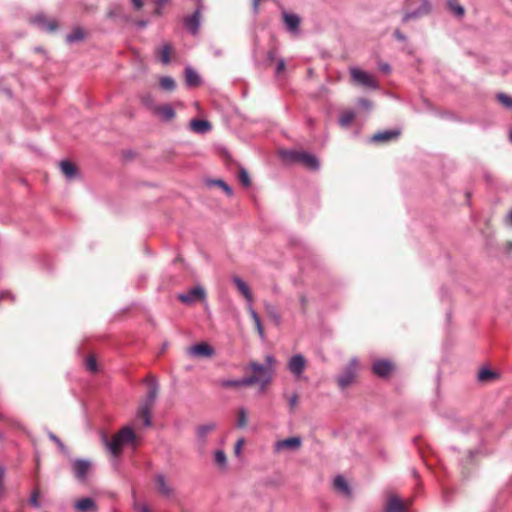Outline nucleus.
<instances>
[{
	"label": "nucleus",
	"mask_w": 512,
	"mask_h": 512,
	"mask_svg": "<svg viewBox=\"0 0 512 512\" xmlns=\"http://www.w3.org/2000/svg\"><path fill=\"white\" fill-rule=\"evenodd\" d=\"M274 362V357L272 355H267L265 357V364H260L258 362L250 363V369L252 370L253 375L241 379H223L219 381V385L223 388H231L259 384L261 389H265L272 380Z\"/></svg>",
	"instance_id": "nucleus-1"
},
{
	"label": "nucleus",
	"mask_w": 512,
	"mask_h": 512,
	"mask_svg": "<svg viewBox=\"0 0 512 512\" xmlns=\"http://www.w3.org/2000/svg\"><path fill=\"white\" fill-rule=\"evenodd\" d=\"M279 156L281 160L287 165L301 163L311 171H318L320 168L318 158L309 152L282 149L279 151Z\"/></svg>",
	"instance_id": "nucleus-2"
},
{
	"label": "nucleus",
	"mask_w": 512,
	"mask_h": 512,
	"mask_svg": "<svg viewBox=\"0 0 512 512\" xmlns=\"http://www.w3.org/2000/svg\"><path fill=\"white\" fill-rule=\"evenodd\" d=\"M103 442L108 450L114 455L118 456L121 453L122 447L135 440V433L129 426L122 428L109 442L105 434L102 435Z\"/></svg>",
	"instance_id": "nucleus-3"
},
{
	"label": "nucleus",
	"mask_w": 512,
	"mask_h": 512,
	"mask_svg": "<svg viewBox=\"0 0 512 512\" xmlns=\"http://www.w3.org/2000/svg\"><path fill=\"white\" fill-rule=\"evenodd\" d=\"M350 76L352 81L365 88L376 90L379 88L378 83L374 76L357 67L350 68Z\"/></svg>",
	"instance_id": "nucleus-4"
},
{
	"label": "nucleus",
	"mask_w": 512,
	"mask_h": 512,
	"mask_svg": "<svg viewBox=\"0 0 512 512\" xmlns=\"http://www.w3.org/2000/svg\"><path fill=\"white\" fill-rule=\"evenodd\" d=\"M357 366L358 359L354 357L344 368L343 373L338 377V385L340 388L344 389L353 383L356 377Z\"/></svg>",
	"instance_id": "nucleus-5"
},
{
	"label": "nucleus",
	"mask_w": 512,
	"mask_h": 512,
	"mask_svg": "<svg viewBox=\"0 0 512 512\" xmlns=\"http://www.w3.org/2000/svg\"><path fill=\"white\" fill-rule=\"evenodd\" d=\"M306 367V359L302 354L293 355L288 361V370L296 377L300 378Z\"/></svg>",
	"instance_id": "nucleus-6"
},
{
	"label": "nucleus",
	"mask_w": 512,
	"mask_h": 512,
	"mask_svg": "<svg viewBox=\"0 0 512 512\" xmlns=\"http://www.w3.org/2000/svg\"><path fill=\"white\" fill-rule=\"evenodd\" d=\"M75 477L79 481H85L91 468V461L86 459H75L71 463Z\"/></svg>",
	"instance_id": "nucleus-7"
},
{
	"label": "nucleus",
	"mask_w": 512,
	"mask_h": 512,
	"mask_svg": "<svg viewBox=\"0 0 512 512\" xmlns=\"http://www.w3.org/2000/svg\"><path fill=\"white\" fill-rule=\"evenodd\" d=\"M401 130H381L368 139L369 143H386L396 140L400 136Z\"/></svg>",
	"instance_id": "nucleus-8"
},
{
	"label": "nucleus",
	"mask_w": 512,
	"mask_h": 512,
	"mask_svg": "<svg viewBox=\"0 0 512 512\" xmlns=\"http://www.w3.org/2000/svg\"><path fill=\"white\" fill-rule=\"evenodd\" d=\"M372 371L381 378H387L393 371V364L389 360L379 359L373 363Z\"/></svg>",
	"instance_id": "nucleus-9"
},
{
	"label": "nucleus",
	"mask_w": 512,
	"mask_h": 512,
	"mask_svg": "<svg viewBox=\"0 0 512 512\" xmlns=\"http://www.w3.org/2000/svg\"><path fill=\"white\" fill-rule=\"evenodd\" d=\"M188 353L194 357L210 358L215 354V351L209 344L202 342L191 346Z\"/></svg>",
	"instance_id": "nucleus-10"
},
{
	"label": "nucleus",
	"mask_w": 512,
	"mask_h": 512,
	"mask_svg": "<svg viewBox=\"0 0 512 512\" xmlns=\"http://www.w3.org/2000/svg\"><path fill=\"white\" fill-rule=\"evenodd\" d=\"M206 292L202 286H195L185 294L179 295V300L183 303L190 304L196 299H205Z\"/></svg>",
	"instance_id": "nucleus-11"
},
{
	"label": "nucleus",
	"mask_w": 512,
	"mask_h": 512,
	"mask_svg": "<svg viewBox=\"0 0 512 512\" xmlns=\"http://www.w3.org/2000/svg\"><path fill=\"white\" fill-rule=\"evenodd\" d=\"M159 391V384L155 378H151L149 381V390L144 402L141 404L142 407L152 408Z\"/></svg>",
	"instance_id": "nucleus-12"
},
{
	"label": "nucleus",
	"mask_w": 512,
	"mask_h": 512,
	"mask_svg": "<svg viewBox=\"0 0 512 512\" xmlns=\"http://www.w3.org/2000/svg\"><path fill=\"white\" fill-rule=\"evenodd\" d=\"M184 25L191 34L196 35L198 33L200 27V7L192 15L184 19Z\"/></svg>",
	"instance_id": "nucleus-13"
},
{
	"label": "nucleus",
	"mask_w": 512,
	"mask_h": 512,
	"mask_svg": "<svg viewBox=\"0 0 512 512\" xmlns=\"http://www.w3.org/2000/svg\"><path fill=\"white\" fill-rule=\"evenodd\" d=\"M158 491L165 497L170 498L174 495V489L167 482L166 477L159 473L155 476Z\"/></svg>",
	"instance_id": "nucleus-14"
},
{
	"label": "nucleus",
	"mask_w": 512,
	"mask_h": 512,
	"mask_svg": "<svg viewBox=\"0 0 512 512\" xmlns=\"http://www.w3.org/2000/svg\"><path fill=\"white\" fill-rule=\"evenodd\" d=\"M32 22L37 25L39 28L43 29V30H46V31H55L56 28H57V23L55 20L53 19H48L45 15L43 14H38L36 15L33 19H32Z\"/></svg>",
	"instance_id": "nucleus-15"
},
{
	"label": "nucleus",
	"mask_w": 512,
	"mask_h": 512,
	"mask_svg": "<svg viewBox=\"0 0 512 512\" xmlns=\"http://www.w3.org/2000/svg\"><path fill=\"white\" fill-rule=\"evenodd\" d=\"M422 1L423 2L418 9L404 14V16L402 18L403 22H408L412 19L422 17L424 15H427L430 12V4H429L428 0H422Z\"/></svg>",
	"instance_id": "nucleus-16"
},
{
	"label": "nucleus",
	"mask_w": 512,
	"mask_h": 512,
	"mask_svg": "<svg viewBox=\"0 0 512 512\" xmlns=\"http://www.w3.org/2000/svg\"><path fill=\"white\" fill-rule=\"evenodd\" d=\"M302 440L300 437H290L275 443V450L280 451L284 448L296 450L301 446Z\"/></svg>",
	"instance_id": "nucleus-17"
},
{
	"label": "nucleus",
	"mask_w": 512,
	"mask_h": 512,
	"mask_svg": "<svg viewBox=\"0 0 512 512\" xmlns=\"http://www.w3.org/2000/svg\"><path fill=\"white\" fill-rule=\"evenodd\" d=\"M74 507L79 512H97V505L90 497L79 499L74 503Z\"/></svg>",
	"instance_id": "nucleus-18"
},
{
	"label": "nucleus",
	"mask_w": 512,
	"mask_h": 512,
	"mask_svg": "<svg viewBox=\"0 0 512 512\" xmlns=\"http://www.w3.org/2000/svg\"><path fill=\"white\" fill-rule=\"evenodd\" d=\"M232 281L235 284V286L237 287V289L244 296L248 305H252L253 296H252L249 286L238 276L233 277Z\"/></svg>",
	"instance_id": "nucleus-19"
},
{
	"label": "nucleus",
	"mask_w": 512,
	"mask_h": 512,
	"mask_svg": "<svg viewBox=\"0 0 512 512\" xmlns=\"http://www.w3.org/2000/svg\"><path fill=\"white\" fill-rule=\"evenodd\" d=\"M59 167L68 180L75 179L78 176L77 167L69 160L60 161Z\"/></svg>",
	"instance_id": "nucleus-20"
},
{
	"label": "nucleus",
	"mask_w": 512,
	"mask_h": 512,
	"mask_svg": "<svg viewBox=\"0 0 512 512\" xmlns=\"http://www.w3.org/2000/svg\"><path fill=\"white\" fill-rule=\"evenodd\" d=\"M385 512H406V508L402 500L399 497L393 495L390 496L387 501Z\"/></svg>",
	"instance_id": "nucleus-21"
},
{
	"label": "nucleus",
	"mask_w": 512,
	"mask_h": 512,
	"mask_svg": "<svg viewBox=\"0 0 512 512\" xmlns=\"http://www.w3.org/2000/svg\"><path fill=\"white\" fill-rule=\"evenodd\" d=\"M283 19H284V23L287 27V29L292 32V33H295L298 31V28H299V24H300V18L296 15V14H291V13H283Z\"/></svg>",
	"instance_id": "nucleus-22"
},
{
	"label": "nucleus",
	"mask_w": 512,
	"mask_h": 512,
	"mask_svg": "<svg viewBox=\"0 0 512 512\" xmlns=\"http://www.w3.org/2000/svg\"><path fill=\"white\" fill-rule=\"evenodd\" d=\"M334 488L344 496L351 495V489L347 480L342 475H338L334 479Z\"/></svg>",
	"instance_id": "nucleus-23"
},
{
	"label": "nucleus",
	"mask_w": 512,
	"mask_h": 512,
	"mask_svg": "<svg viewBox=\"0 0 512 512\" xmlns=\"http://www.w3.org/2000/svg\"><path fill=\"white\" fill-rule=\"evenodd\" d=\"M215 423L209 422L203 425H200L197 428V438L200 442L204 443L207 435L215 429Z\"/></svg>",
	"instance_id": "nucleus-24"
},
{
	"label": "nucleus",
	"mask_w": 512,
	"mask_h": 512,
	"mask_svg": "<svg viewBox=\"0 0 512 512\" xmlns=\"http://www.w3.org/2000/svg\"><path fill=\"white\" fill-rule=\"evenodd\" d=\"M185 80L188 86H198L200 84V76L191 67L185 69Z\"/></svg>",
	"instance_id": "nucleus-25"
},
{
	"label": "nucleus",
	"mask_w": 512,
	"mask_h": 512,
	"mask_svg": "<svg viewBox=\"0 0 512 512\" xmlns=\"http://www.w3.org/2000/svg\"><path fill=\"white\" fill-rule=\"evenodd\" d=\"M355 116H356V113L354 110H352V109L344 110L340 114L338 122L341 126H348L353 122Z\"/></svg>",
	"instance_id": "nucleus-26"
},
{
	"label": "nucleus",
	"mask_w": 512,
	"mask_h": 512,
	"mask_svg": "<svg viewBox=\"0 0 512 512\" xmlns=\"http://www.w3.org/2000/svg\"><path fill=\"white\" fill-rule=\"evenodd\" d=\"M248 311H249V313L251 315V318L254 321V324L256 326V329H257V332H258L259 336L261 338H264V329H263V326L261 324V321H260V318H259L257 312L255 311V309L253 308L252 305H248Z\"/></svg>",
	"instance_id": "nucleus-27"
},
{
	"label": "nucleus",
	"mask_w": 512,
	"mask_h": 512,
	"mask_svg": "<svg viewBox=\"0 0 512 512\" xmlns=\"http://www.w3.org/2000/svg\"><path fill=\"white\" fill-rule=\"evenodd\" d=\"M85 37V32L83 29L77 27L74 28L73 31L66 36V41L68 43H75L83 40Z\"/></svg>",
	"instance_id": "nucleus-28"
},
{
	"label": "nucleus",
	"mask_w": 512,
	"mask_h": 512,
	"mask_svg": "<svg viewBox=\"0 0 512 512\" xmlns=\"http://www.w3.org/2000/svg\"><path fill=\"white\" fill-rule=\"evenodd\" d=\"M265 310L268 314V316L276 323L279 324L281 322V316L276 308L275 305L271 303H265L264 304Z\"/></svg>",
	"instance_id": "nucleus-29"
},
{
	"label": "nucleus",
	"mask_w": 512,
	"mask_h": 512,
	"mask_svg": "<svg viewBox=\"0 0 512 512\" xmlns=\"http://www.w3.org/2000/svg\"><path fill=\"white\" fill-rule=\"evenodd\" d=\"M207 184L209 186H219L229 197H231L233 195L232 188L226 182H224L222 179L208 180Z\"/></svg>",
	"instance_id": "nucleus-30"
},
{
	"label": "nucleus",
	"mask_w": 512,
	"mask_h": 512,
	"mask_svg": "<svg viewBox=\"0 0 512 512\" xmlns=\"http://www.w3.org/2000/svg\"><path fill=\"white\" fill-rule=\"evenodd\" d=\"M160 60L163 64H168L170 62V57L172 54V47L169 44L163 45L159 50Z\"/></svg>",
	"instance_id": "nucleus-31"
},
{
	"label": "nucleus",
	"mask_w": 512,
	"mask_h": 512,
	"mask_svg": "<svg viewBox=\"0 0 512 512\" xmlns=\"http://www.w3.org/2000/svg\"><path fill=\"white\" fill-rule=\"evenodd\" d=\"M158 115L164 120H170L174 117L175 112L170 105H164L157 109Z\"/></svg>",
	"instance_id": "nucleus-32"
},
{
	"label": "nucleus",
	"mask_w": 512,
	"mask_h": 512,
	"mask_svg": "<svg viewBox=\"0 0 512 512\" xmlns=\"http://www.w3.org/2000/svg\"><path fill=\"white\" fill-rule=\"evenodd\" d=\"M47 436L51 441H53L56 444L60 452H62L65 455L69 454L67 447L64 445V443L60 440L59 437H57L51 431H47Z\"/></svg>",
	"instance_id": "nucleus-33"
},
{
	"label": "nucleus",
	"mask_w": 512,
	"mask_h": 512,
	"mask_svg": "<svg viewBox=\"0 0 512 512\" xmlns=\"http://www.w3.org/2000/svg\"><path fill=\"white\" fill-rule=\"evenodd\" d=\"M151 409L152 408L148 407H140L139 415L143 418V424L145 427H150L152 425Z\"/></svg>",
	"instance_id": "nucleus-34"
},
{
	"label": "nucleus",
	"mask_w": 512,
	"mask_h": 512,
	"mask_svg": "<svg viewBox=\"0 0 512 512\" xmlns=\"http://www.w3.org/2000/svg\"><path fill=\"white\" fill-rule=\"evenodd\" d=\"M248 421V413L247 410L244 407L239 408L238 410V418H237V427L238 428H245Z\"/></svg>",
	"instance_id": "nucleus-35"
},
{
	"label": "nucleus",
	"mask_w": 512,
	"mask_h": 512,
	"mask_svg": "<svg viewBox=\"0 0 512 512\" xmlns=\"http://www.w3.org/2000/svg\"><path fill=\"white\" fill-rule=\"evenodd\" d=\"M160 86L164 90L172 91L175 89V81L169 76H164L160 79Z\"/></svg>",
	"instance_id": "nucleus-36"
},
{
	"label": "nucleus",
	"mask_w": 512,
	"mask_h": 512,
	"mask_svg": "<svg viewBox=\"0 0 512 512\" xmlns=\"http://www.w3.org/2000/svg\"><path fill=\"white\" fill-rule=\"evenodd\" d=\"M496 97L502 106L507 109H512V96L505 93H499Z\"/></svg>",
	"instance_id": "nucleus-37"
},
{
	"label": "nucleus",
	"mask_w": 512,
	"mask_h": 512,
	"mask_svg": "<svg viewBox=\"0 0 512 512\" xmlns=\"http://www.w3.org/2000/svg\"><path fill=\"white\" fill-rule=\"evenodd\" d=\"M214 460L217 465L224 468L227 465V457L223 450H217L214 454Z\"/></svg>",
	"instance_id": "nucleus-38"
},
{
	"label": "nucleus",
	"mask_w": 512,
	"mask_h": 512,
	"mask_svg": "<svg viewBox=\"0 0 512 512\" xmlns=\"http://www.w3.org/2000/svg\"><path fill=\"white\" fill-rule=\"evenodd\" d=\"M189 128H211V124L205 119H192Z\"/></svg>",
	"instance_id": "nucleus-39"
},
{
	"label": "nucleus",
	"mask_w": 512,
	"mask_h": 512,
	"mask_svg": "<svg viewBox=\"0 0 512 512\" xmlns=\"http://www.w3.org/2000/svg\"><path fill=\"white\" fill-rule=\"evenodd\" d=\"M239 180L242 183L243 186L249 187L251 185V179L250 176L245 168H240L239 171Z\"/></svg>",
	"instance_id": "nucleus-40"
},
{
	"label": "nucleus",
	"mask_w": 512,
	"mask_h": 512,
	"mask_svg": "<svg viewBox=\"0 0 512 512\" xmlns=\"http://www.w3.org/2000/svg\"><path fill=\"white\" fill-rule=\"evenodd\" d=\"M478 377L480 380H487L491 378H496L497 374L494 371L490 370L489 368H483L480 370Z\"/></svg>",
	"instance_id": "nucleus-41"
},
{
	"label": "nucleus",
	"mask_w": 512,
	"mask_h": 512,
	"mask_svg": "<svg viewBox=\"0 0 512 512\" xmlns=\"http://www.w3.org/2000/svg\"><path fill=\"white\" fill-rule=\"evenodd\" d=\"M449 8L452 12H454L457 16H463L464 8L459 5L455 0H450L448 2Z\"/></svg>",
	"instance_id": "nucleus-42"
},
{
	"label": "nucleus",
	"mask_w": 512,
	"mask_h": 512,
	"mask_svg": "<svg viewBox=\"0 0 512 512\" xmlns=\"http://www.w3.org/2000/svg\"><path fill=\"white\" fill-rule=\"evenodd\" d=\"M29 502L35 508H39L41 506V503L39 501V491L38 490H35L32 492Z\"/></svg>",
	"instance_id": "nucleus-43"
},
{
	"label": "nucleus",
	"mask_w": 512,
	"mask_h": 512,
	"mask_svg": "<svg viewBox=\"0 0 512 512\" xmlns=\"http://www.w3.org/2000/svg\"><path fill=\"white\" fill-rule=\"evenodd\" d=\"M86 369L90 372H96L97 371V363L94 357H88L86 359Z\"/></svg>",
	"instance_id": "nucleus-44"
},
{
	"label": "nucleus",
	"mask_w": 512,
	"mask_h": 512,
	"mask_svg": "<svg viewBox=\"0 0 512 512\" xmlns=\"http://www.w3.org/2000/svg\"><path fill=\"white\" fill-rule=\"evenodd\" d=\"M168 2V0H154V3L156 4L157 8L155 10L156 15H161L162 10L161 8Z\"/></svg>",
	"instance_id": "nucleus-45"
},
{
	"label": "nucleus",
	"mask_w": 512,
	"mask_h": 512,
	"mask_svg": "<svg viewBox=\"0 0 512 512\" xmlns=\"http://www.w3.org/2000/svg\"><path fill=\"white\" fill-rule=\"evenodd\" d=\"M358 105L364 109H370L372 107L371 101L366 98H360L358 100Z\"/></svg>",
	"instance_id": "nucleus-46"
},
{
	"label": "nucleus",
	"mask_w": 512,
	"mask_h": 512,
	"mask_svg": "<svg viewBox=\"0 0 512 512\" xmlns=\"http://www.w3.org/2000/svg\"><path fill=\"white\" fill-rule=\"evenodd\" d=\"M134 509L138 512H151L150 508L146 504H134Z\"/></svg>",
	"instance_id": "nucleus-47"
},
{
	"label": "nucleus",
	"mask_w": 512,
	"mask_h": 512,
	"mask_svg": "<svg viewBox=\"0 0 512 512\" xmlns=\"http://www.w3.org/2000/svg\"><path fill=\"white\" fill-rule=\"evenodd\" d=\"M288 402H289V406H290L291 410L294 409V407L296 406V404L298 402V395L296 393L291 395Z\"/></svg>",
	"instance_id": "nucleus-48"
},
{
	"label": "nucleus",
	"mask_w": 512,
	"mask_h": 512,
	"mask_svg": "<svg viewBox=\"0 0 512 512\" xmlns=\"http://www.w3.org/2000/svg\"><path fill=\"white\" fill-rule=\"evenodd\" d=\"M285 70V62L283 59H280L277 63V67H276V73L277 74H280L281 72H283Z\"/></svg>",
	"instance_id": "nucleus-49"
},
{
	"label": "nucleus",
	"mask_w": 512,
	"mask_h": 512,
	"mask_svg": "<svg viewBox=\"0 0 512 512\" xmlns=\"http://www.w3.org/2000/svg\"><path fill=\"white\" fill-rule=\"evenodd\" d=\"M9 299L11 302L14 300V296L9 292H2L0 294V301Z\"/></svg>",
	"instance_id": "nucleus-50"
},
{
	"label": "nucleus",
	"mask_w": 512,
	"mask_h": 512,
	"mask_svg": "<svg viewBox=\"0 0 512 512\" xmlns=\"http://www.w3.org/2000/svg\"><path fill=\"white\" fill-rule=\"evenodd\" d=\"M131 2L133 4L134 8L137 9V10L141 9L143 7V4H144L143 0H131Z\"/></svg>",
	"instance_id": "nucleus-51"
},
{
	"label": "nucleus",
	"mask_w": 512,
	"mask_h": 512,
	"mask_svg": "<svg viewBox=\"0 0 512 512\" xmlns=\"http://www.w3.org/2000/svg\"><path fill=\"white\" fill-rule=\"evenodd\" d=\"M244 443V440L241 438L237 441V443L235 444V453L238 455L240 453V450H241V447Z\"/></svg>",
	"instance_id": "nucleus-52"
},
{
	"label": "nucleus",
	"mask_w": 512,
	"mask_h": 512,
	"mask_svg": "<svg viewBox=\"0 0 512 512\" xmlns=\"http://www.w3.org/2000/svg\"><path fill=\"white\" fill-rule=\"evenodd\" d=\"M3 477H4V468L0 467V493L3 490Z\"/></svg>",
	"instance_id": "nucleus-53"
},
{
	"label": "nucleus",
	"mask_w": 512,
	"mask_h": 512,
	"mask_svg": "<svg viewBox=\"0 0 512 512\" xmlns=\"http://www.w3.org/2000/svg\"><path fill=\"white\" fill-rule=\"evenodd\" d=\"M394 35L398 40L404 41L406 39V37L399 30H396Z\"/></svg>",
	"instance_id": "nucleus-54"
},
{
	"label": "nucleus",
	"mask_w": 512,
	"mask_h": 512,
	"mask_svg": "<svg viewBox=\"0 0 512 512\" xmlns=\"http://www.w3.org/2000/svg\"><path fill=\"white\" fill-rule=\"evenodd\" d=\"M260 1L261 0H253V8H254L255 12L258 11Z\"/></svg>",
	"instance_id": "nucleus-55"
},
{
	"label": "nucleus",
	"mask_w": 512,
	"mask_h": 512,
	"mask_svg": "<svg viewBox=\"0 0 512 512\" xmlns=\"http://www.w3.org/2000/svg\"><path fill=\"white\" fill-rule=\"evenodd\" d=\"M137 25H138L140 28H144V27H146L147 22H146V21H139V22L137 23Z\"/></svg>",
	"instance_id": "nucleus-56"
},
{
	"label": "nucleus",
	"mask_w": 512,
	"mask_h": 512,
	"mask_svg": "<svg viewBox=\"0 0 512 512\" xmlns=\"http://www.w3.org/2000/svg\"><path fill=\"white\" fill-rule=\"evenodd\" d=\"M507 219L510 222V224L512 225V210L509 212Z\"/></svg>",
	"instance_id": "nucleus-57"
},
{
	"label": "nucleus",
	"mask_w": 512,
	"mask_h": 512,
	"mask_svg": "<svg viewBox=\"0 0 512 512\" xmlns=\"http://www.w3.org/2000/svg\"><path fill=\"white\" fill-rule=\"evenodd\" d=\"M381 69L383 71H389L390 68H389V65L385 64V65L381 66Z\"/></svg>",
	"instance_id": "nucleus-58"
},
{
	"label": "nucleus",
	"mask_w": 512,
	"mask_h": 512,
	"mask_svg": "<svg viewBox=\"0 0 512 512\" xmlns=\"http://www.w3.org/2000/svg\"><path fill=\"white\" fill-rule=\"evenodd\" d=\"M508 138H509V140L512 142V130H509Z\"/></svg>",
	"instance_id": "nucleus-59"
},
{
	"label": "nucleus",
	"mask_w": 512,
	"mask_h": 512,
	"mask_svg": "<svg viewBox=\"0 0 512 512\" xmlns=\"http://www.w3.org/2000/svg\"><path fill=\"white\" fill-rule=\"evenodd\" d=\"M196 132H199V133H205L207 132L208 130H204V129H201V130H195Z\"/></svg>",
	"instance_id": "nucleus-60"
},
{
	"label": "nucleus",
	"mask_w": 512,
	"mask_h": 512,
	"mask_svg": "<svg viewBox=\"0 0 512 512\" xmlns=\"http://www.w3.org/2000/svg\"><path fill=\"white\" fill-rule=\"evenodd\" d=\"M269 58L270 59H273L274 58V55L272 53L269 54Z\"/></svg>",
	"instance_id": "nucleus-61"
},
{
	"label": "nucleus",
	"mask_w": 512,
	"mask_h": 512,
	"mask_svg": "<svg viewBox=\"0 0 512 512\" xmlns=\"http://www.w3.org/2000/svg\"><path fill=\"white\" fill-rule=\"evenodd\" d=\"M2 438H3V435H2V433L0 432V440H1Z\"/></svg>",
	"instance_id": "nucleus-62"
}]
</instances>
